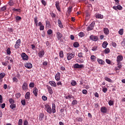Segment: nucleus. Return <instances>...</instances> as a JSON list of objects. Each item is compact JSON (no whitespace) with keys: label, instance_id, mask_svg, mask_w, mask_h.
<instances>
[{"label":"nucleus","instance_id":"obj_1","mask_svg":"<svg viewBox=\"0 0 125 125\" xmlns=\"http://www.w3.org/2000/svg\"><path fill=\"white\" fill-rule=\"evenodd\" d=\"M56 106L55 104H52V108L51 109V107L50 106L47 104L45 105V109L46 110L47 113L48 114H51L52 113H55L56 112V110L55 109Z\"/></svg>","mask_w":125,"mask_h":125},{"label":"nucleus","instance_id":"obj_2","mask_svg":"<svg viewBox=\"0 0 125 125\" xmlns=\"http://www.w3.org/2000/svg\"><path fill=\"white\" fill-rule=\"evenodd\" d=\"M95 25V21H93L89 25H88L86 28L87 31H92L94 28Z\"/></svg>","mask_w":125,"mask_h":125},{"label":"nucleus","instance_id":"obj_3","mask_svg":"<svg viewBox=\"0 0 125 125\" xmlns=\"http://www.w3.org/2000/svg\"><path fill=\"white\" fill-rule=\"evenodd\" d=\"M73 67L75 69H83L84 68L83 64H79V63H75L73 65Z\"/></svg>","mask_w":125,"mask_h":125},{"label":"nucleus","instance_id":"obj_4","mask_svg":"<svg viewBox=\"0 0 125 125\" xmlns=\"http://www.w3.org/2000/svg\"><path fill=\"white\" fill-rule=\"evenodd\" d=\"M67 60H68L69 61H70V60H71V59H72V58H74V57H75V53H68L67 54Z\"/></svg>","mask_w":125,"mask_h":125},{"label":"nucleus","instance_id":"obj_5","mask_svg":"<svg viewBox=\"0 0 125 125\" xmlns=\"http://www.w3.org/2000/svg\"><path fill=\"white\" fill-rule=\"evenodd\" d=\"M21 57L24 61H27L29 59V56L25 53H21Z\"/></svg>","mask_w":125,"mask_h":125},{"label":"nucleus","instance_id":"obj_6","mask_svg":"<svg viewBox=\"0 0 125 125\" xmlns=\"http://www.w3.org/2000/svg\"><path fill=\"white\" fill-rule=\"evenodd\" d=\"M20 44H21V40L18 39L15 44V48H16V49L19 48V47H20Z\"/></svg>","mask_w":125,"mask_h":125},{"label":"nucleus","instance_id":"obj_7","mask_svg":"<svg viewBox=\"0 0 125 125\" xmlns=\"http://www.w3.org/2000/svg\"><path fill=\"white\" fill-rule=\"evenodd\" d=\"M55 6L57 10L60 12H61V8L60 7V2H59V1H56L55 2Z\"/></svg>","mask_w":125,"mask_h":125},{"label":"nucleus","instance_id":"obj_8","mask_svg":"<svg viewBox=\"0 0 125 125\" xmlns=\"http://www.w3.org/2000/svg\"><path fill=\"white\" fill-rule=\"evenodd\" d=\"M89 39L91 41H93V42H97V41H98V37L94 35L90 36Z\"/></svg>","mask_w":125,"mask_h":125},{"label":"nucleus","instance_id":"obj_9","mask_svg":"<svg viewBox=\"0 0 125 125\" xmlns=\"http://www.w3.org/2000/svg\"><path fill=\"white\" fill-rule=\"evenodd\" d=\"M124 59V57L122 55H118L117 57V63H121V62L123 61Z\"/></svg>","mask_w":125,"mask_h":125},{"label":"nucleus","instance_id":"obj_10","mask_svg":"<svg viewBox=\"0 0 125 125\" xmlns=\"http://www.w3.org/2000/svg\"><path fill=\"white\" fill-rule=\"evenodd\" d=\"M25 68H27V69H32L33 67V65L30 62H27L24 65Z\"/></svg>","mask_w":125,"mask_h":125},{"label":"nucleus","instance_id":"obj_11","mask_svg":"<svg viewBox=\"0 0 125 125\" xmlns=\"http://www.w3.org/2000/svg\"><path fill=\"white\" fill-rule=\"evenodd\" d=\"M22 88L23 89V90H27V89H28V84L27 83L24 82L22 86Z\"/></svg>","mask_w":125,"mask_h":125},{"label":"nucleus","instance_id":"obj_12","mask_svg":"<svg viewBox=\"0 0 125 125\" xmlns=\"http://www.w3.org/2000/svg\"><path fill=\"white\" fill-rule=\"evenodd\" d=\"M60 78H61V75H60V73L58 72L55 77V79L58 82V81H60Z\"/></svg>","mask_w":125,"mask_h":125},{"label":"nucleus","instance_id":"obj_13","mask_svg":"<svg viewBox=\"0 0 125 125\" xmlns=\"http://www.w3.org/2000/svg\"><path fill=\"white\" fill-rule=\"evenodd\" d=\"M97 62L100 65H105V62L101 59H98Z\"/></svg>","mask_w":125,"mask_h":125},{"label":"nucleus","instance_id":"obj_14","mask_svg":"<svg viewBox=\"0 0 125 125\" xmlns=\"http://www.w3.org/2000/svg\"><path fill=\"white\" fill-rule=\"evenodd\" d=\"M38 89L37 87H35L33 89V93L34 94L35 96L36 97H37V96H38Z\"/></svg>","mask_w":125,"mask_h":125},{"label":"nucleus","instance_id":"obj_15","mask_svg":"<svg viewBox=\"0 0 125 125\" xmlns=\"http://www.w3.org/2000/svg\"><path fill=\"white\" fill-rule=\"evenodd\" d=\"M30 96H31V93L30 92H27L26 93L25 95V99H27L28 100H30Z\"/></svg>","mask_w":125,"mask_h":125},{"label":"nucleus","instance_id":"obj_16","mask_svg":"<svg viewBox=\"0 0 125 125\" xmlns=\"http://www.w3.org/2000/svg\"><path fill=\"white\" fill-rule=\"evenodd\" d=\"M38 54H39V56L40 58H42L43 55H44V51L42 50V51H39Z\"/></svg>","mask_w":125,"mask_h":125},{"label":"nucleus","instance_id":"obj_17","mask_svg":"<svg viewBox=\"0 0 125 125\" xmlns=\"http://www.w3.org/2000/svg\"><path fill=\"white\" fill-rule=\"evenodd\" d=\"M49 83L50 84V85H51V86H53V87H56L57 85L54 81H49Z\"/></svg>","mask_w":125,"mask_h":125},{"label":"nucleus","instance_id":"obj_18","mask_svg":"<svg viewBox=\"0 0 125 125\" xmlns=\"http://www.w3.org/2000/svg\"><path fill=\"white\" fill-rule=\"evenodd\" d=\"M47 88L48 91V92L50 93V94H52L53 93V92L52 91V88L50 86H49L48 85H47Z\"/></svg>","mask_w":125,"mask_h":125},{"label":"nucleus","instance_id":"obj_19","mask_svg":"<svg viewBox=\"0 0 125 125\" xmlns=\"http://www.w3.org/2000/svg\"><path fill=\"white\" fill-rule=\"evenodd\" d=\"M5 77V73H0V82L1 83L2 82V79L3 78Z\"/></svg>","mask_w":125,"mask_h":125},{"label":"nucleus","instance_id":"obj_20","mask_svg":"<svg viewBox=\"0 0 125 125\" xmlns=\"http://www.w3.org/2000/svg\"><path fill=\"white\" fill-rule=\"evenodd\" d=\"M108 43L107 42V41H104L103 42V44H102V47H103V48H106V47H107V46L108 45Z\"/></svg>","mask_w":125,"mask_h":125},{"label":"nucleus","instance_id":"obj_21","mask_svg":"<svg viewBox=\"0 0 125 125\" xmlns=\"http://www.w3.org/2000/svg\"><path fill=\"white\" fill-rule=\"evenodd\" d=\"M90 59L92 62H95V60H96V57L93 55H92L91 56Z\"/></svg>","mask_w":125,"mask_h":125},{"label":"nucleus","instance_id":"obj_22","mask_svg":"<svg viewBox=\"0 0 125 125\" xmlns=\"http://www.w3.org/2000/svg\"><path fill=\"white\" fill-rule=\"evenodd\" d=\"M96 18H98V19H103V15L100 14H98L96 15Z\"/></svg>","mask_w":125,"mask_h":125},{"label":"nucleus","instance_id":"obj_23","mask_svg":"<svg viewBox=\"0 0 125 125\" xmlns=\"http://www.w3.org/2000/svg\"><path fill=\"white\" fill-rule=\"evenodd\" d=\"M101 111L102 113H106V112H107V108L105 107H101Z\"/></svg>","mask_w":125,"mask_h":125},{"label":"nucleus","instance_id":"obj_24","mask_svg":"<svg viewBox=\"0 0 125 125\" xmlns=\"http://www.w3.org/2000/svg\"><path fill=\"white\" fill-rule=\"evenodd\" d=\"M58 23L60 28H63V24H62V22H61V20H58Z\"/></svg>","mask_w":125,"mask_h":125},{"label":"nucleus","instance_id":"obj_25","mask_svg":"<svg viewBox=\"0 0 125 125\" xmlns=\"http://www.w3.org/2000/svg\"><path fill=\"white\" fill-rule=\"evenodd\" d=\"M105 81H106L107 82H108L109 83H113V80H111V79L107 77H104Z\"/></svg>","mask_w":125,"mask_h":125},{"label":"nucleus","instance_id":"obj_26","mask_svg":"<svg viewBox=\"0 0 125 125\" xmlns=\"http://www.w3.org/2000/svg\"><path fill=\"white\" fill-rule=\"evenodd\" d=\"M78 104V101L77 100H73L71 103L72 106H75V105H77Z\"/></svg>","mask_w":125,"mask_h":125},{"label":"nucleus","instance_id":"obj_27","mask_svg":"<svg viewBox=\"0 0 125 125\" xmlns=\"http://www.w3.org/2000/svg\"><path fill=\"white\" fill-rule=\"evenodd\" d=\"M34 22L36 27H38V22H39V21L38 20V17L36 16L34 18Z\"/></svg>","mask_w":125,"mask_h":125},{"label":"nucleus","instance_id":"obj_28","mask_svg":"<svg viewBox=\"0 0 125 125\" xmlns=\"http://www.w3.org/2000/svg\"><path fill=\"white\" fill-rule=\"evenodd\" d=\"M65 99H72V98H74V97L72 95H68L64 97Z\"/></svg>","mask_w":125,"mask_h":125},{"label":"nucleus","instance_id":"obj_29","mask_svg":"<svg viewBox=\"0 0 125 125\" xmlns=\"http://www.w3.org/2000/svg\"><path fill=\"white\" fill-rule=\"evenodd\" d=\"M73 7L72 6L71 7H69L68 8H67V13H68V14H70V13H71V12H72V11L73 10Z\"/></svg>","mask_w":125,"mask_h":125},{"label":"nucleus","instance_id":"obj_30","mask_svg":"<svg viewBox=\"0 0 125 125\" xmlns=\"http://www.w3.org/2000/svg\"><path fill=\"white\" fill-rule=\"evenodd\" d=\"M9 102L10 104H14V103H15V101L13 99L10 98L9 100Z\"/></svg>","mask_w":125,"mask_h":125},{"label":"nucleus","instance_id":"obj_31","mask_svg":"<svg viewBox=\"0 0 125 125\" xmlns=\"http://www.w3.org/2000/svg\"><path fill=\"white\" fill-rule=\"evenodd\" d=\"M58 36V40H61V38H62V34L60 33V32L57 33Z\"/></svg>","mask_w":125,"mask_h":125},{"label":"nucleus","instance_id":"obj_32","mask_svg":"<svg viewBox=\"0 0 125 125\" xmlns=\"http://www.w3.org/2000/svg\"><path fill=\"white\" fill-rule=\"evenodd\" d=\"M10 107L11 108V109H12V110H13V109L16 108V104H12L10 105Z\"/></svg>","mask_w":125,"mask_h":125},{"label":"nucleus","instance_id":"obj_33","mask_svg":"<svg viewBox=\"0 0 125 125\" xmlns=\"http://www.w3.org/2000/svg\"><path fill=\"white\" fill-rule=\"evenodd\" d=\"M59 56L61 58H63L64 57V53L62 51H61L59 53Z\"/></svg>","mask_w":125,"mask_h":125},{"label":"nucleus","instance_id":"obj_34","mask_svg":"<svg viewBox=\"0 0 125 125\" xmlns=\"http://www.w3.org/2000/svg\"><path fill=\"white\" fill-rule=\"evenodd\" d=\"M73 46L76 48L79 47V46H80V44L78 42H75L73 44Z\"/></svg>","mask_w":125,"mask_h":125},{"label":"nucleus","instance_id":"obj_35","mask_svg":"<svg viewBox=\"0 0 125 125\" xmlns=\"http://www.w3.org/2000/svg\"><path fill=\"white\" fill-rule=\"evenodd\" d=\"M46 28H49L50 27V22L48 21H46Z\"/></svg>","mask_w":125,"mask_h":125},{"label":"nucleus","instance_id":"obj_36","mask_svg":"<svg viewBox=\"0 0 125 125\" xmlns=\"http://www.w3.org/2000/svg\"><path fill=\"white\" fill-rule=\"evenodd\" d=\"M108 104L109 106H113L114 105V101L110 100L108 101Z\"/></svg>","mask_w":125,"mask_h":125},{"label":"nucleus","instance_id":"obj_37","mask_svg":"<svg viewBox=\"0 0 125 125\" xmlns=\"http://www.w3.org/2000/svg\"><path fill=\"white\" fill-rule=\"evenodd\" d=\"M110 52V49H109V48H106L104 50V53L106 54H108V53H109Z\"/></svg>","mask_w":125,"mask_h":125},{"label":"nucleus","instance_id":"obj_38","mask_svg":"<svg viewBox=\"0 0 125 125\" xmlns=\"http://www.w3.org/2000/svg\"><path fill=\"white\" fill-rule=\"evenodd\" d=\"M18 125H23V120L21 119H19Z\"/></svg>","mask_w":125,"mask_h":125},{"label":"nucleus","instance_id":"obj_39","mask_svg":"<svg viewBox=\"0 0 125 125\" xmlns=\"http://www.w3.org/2000/svg\"><path fill=\"white\" fill-rule=\"evenodd\" d=\"M21 105H23V106H25L26 105V100H22L21 101Z\"/></svg>","mask_w":125,"mask_h":125},{"label":"nucleus","instance_id":"obj_40","mask_svg":"<svg viewBox=\"0 0 125 125\" xmlns=\"http://www.w3.org/2000/svg\"><path fill=\"white\" fill-rule=\"evenodd\" d=\"M42 118H43V114L42 113H40L39 116V120L42 121Z\"/></svg>","mask_w":125,"mask_h":125},{"label":"nucleus","instance_id":"obj_41","mask_svg":"<svg viewBox=\"0 0 125 125\" xmlns=\"http://www.w3.org/2000/svg\"><path fill=\"white\" fill-rule=\"evenodd\" d=\"M97 48H98V46L97 45L94 46L92 47V51H95V50H97Z\"/></svg>","mask_w":125,"mask_h":125},{"label":"nucleus","instance_id":"obj_42","mask_svg":"<svg viewBox=\"0 0 125 125\" xmlns=\"http://www.w3.org/2000/svg\"><path fill=\"white\" fill-rule=\"evenodd\" d=\"M71 84H72L73 86H75L77 84V82L73 80L71 82Z\"/></svg>","mask_w":125,"mask_h":125},{"label":"nucleus","instance_id":"obj_43","mask_svg":"<svg viewBox=\"0 0 125 125\" xmlns=\"http://www.w3.org/2000/svg\"><path fill=\"white\" fill-rule=\"evenodd\" d=\"M6 51H7V54L8 55H10V54H11V51H10V48H8L6 50Z\"/></svg>","mask_w":125,"mask_h":125},{"label":"nucleus","instance_id":"obj_44","mask_svg":"<svg viewBox=\"0 0 125 125\" xmlns=\"http://www.w3.org/2000/svg\"><path fill=\"white\" fill-rule=\"evenodd\" d=\"M29 87H35V83H29Z\"/></svg>","mask_w":125,"mask_h":125},{"label":"nucleus","instance_id":"obj_45","mask_svg":"<svg viewBox=\"0 0 125 125\" xmlns=\"http://www.w3.org/2000/svg\"><path fill=\"white\" fill-rule=\"evenodd\" d=\"M83 54L82 52L79 53L78 54V57H79L80 58H83Z\"/></svg>","mask_w":125,"mask_h":125},{"label":"nucleus","instance_id":"obj_46","mask_svg":"<svg viewBox=\"0 0 125 125\" xmlns=\"http://www.w3.org/2000/svg\"><path fill=\"white\" fill-rule=\"evenodd\" d=\"M79 37H81V38H83V37H84V33H83V32H81L79 34Z\"/></svg>","mask_w":125,"mask_h":125},{"label":"nucleus","instance_id":"obj_47","mask_svg":"<svg viewBox=\"0 0 125 125\" xmlns=\"http://www.w3.org/2000/svg\"><path fill=\"white\" fill-rule=\"evenodd\" d=\"M9 5H10V6H12L14 5V2H13V1L12 0H11L9 2Z\"/></svg>","mask_w":125,"mask_h":125},{"label":"nucleus","instance_id":"obj_48","mask_svg":"<svg viewBox=\"0 0 125 125\" xmlns=\"http://www.w3.org/2000/svg\"><path fill=\"white\" fill-rule=\"evenodd\" d=\"M21 96V94H20V93H18L16 94V98H20Z\"/></svg>","mask_w":125,"mask_h":125},{"label":"nucleus","instance_id":"obj_49","mask_svg":"<svg viewBox=\"0 0 125 125\" xmlns=\"http://www.w3.org/2000/svg\"><path fill=\"white\" fill-rule=\"evenodd\" d=\"M102 90L103 92H104V93H106V92H107V91H108V89H107V88L106 87H104L103 88Z\"/></svg>","mask_w":125,"mask_h":125},{"label":"nucleus","instance_id":"obj_50","mask_svg":"<svg viewBox=\"0 0 125 125\" xmlns=\"http://www.w3.org/2000/svg\"><path fill=\"white\" fill-rule=\"evenodd\" d=\"M117 6V9L119 10H123V7L120 5H118Z\"/></svg>","mask_w":125,"mask_h":125},{"label":"nucleus","instance_id":"obj_51","mask_svg":"<svg viewBox=\"0 0 125 125\" xmlns=\"http://www.w3.org/2000/svg\"><path fill=\"white\" fill-rule=\"evenodd\" d=\"M21 19H22V18H21L20 16H18L16 17V20L17 21H19V20H21Z\"/></svg>","mask_w":125,"mask_h":125},{"label":"nucleus","instance_id":"obj_52","mask_svg":"<svg viewBox=\"0 0 125 125\" xmlns=\"http://www.w3.org/2000/svg\"><path fill=\"white\" fill-rule=\"evenodd\" d=\"M41 2L42 4L44 5V6H45V5H46V2H45L44 0H42Z\"/></svg>","mask_w":125,"mask_h":125},{"label":"nucleus","instance_id":"obj_53","mask_svg":"<svg viewBox=\"0 0 125 125\" xmlns=\"http://www.w3.org/2000/svg\"><path fill=\"white\" fill-rule=\"evenodd\" d=\"M117 67H118L119 69L122 68V63L121 62H117Z\"/></svg>","mask_w":125,"mask_h":125},{"label":"nucleus","instance_id":"obj_54","mask_svg":"<svg viewBox=\"0 0 125 125\" xmlns=\"http://www.w3.org/2000/svg\"><path fill=\"white\" fill-rule=\"evenodd\" d=\"M121 44L123 46H125V38H124L123 40V41L122 42H121Z\"/></svg>","mask_w":125,"mask_h":125},{"label":"nucleus","instance_id":"obj_55","mask_svg":"<svg viewBox=\"0 0 125 125\" xmlns=\"http://www.w3.org/2000/svg\"><path fill=\"white\" fill-rule=\"evenodd\" d=\"M13 82H15L16 83H18V79L16 77L13 78Z\"/></svg>","mask_w":125,"mask_h":125},{"label":"nucleus","instance_id":"obj_56","mask_svg":"<svg viewBox=\"0 0 125 125\" xmlns=\"http://www.w3.org/2000/svg\"><path fill=\"white\" fill-rule=\"evenodd\" d=\"M42 99L44 101H46V100H47V97L45 96H43L42 97Z\"/></svg>","mask_w":125,"mask_h":125},{"label":"nucleus","instance_id":"obj_57","mask_svg":"<svg viewBox=\"0 0 125 125\" xmlns=\"http://www.w3.org/2000/svg\"><path fill=\"white\" fill-rule=\"evenodd\" d=\"M23 125H29V123L28 122V121L25 120L23 123Z\"/></svg>","mask_w":125,"mask_h":125},{"label":"nucleus","instance_id":"obj_58","mask_svg":"<svg viewBox=\"0 0 125 125\" xmlns=\"http://www.w3.org/2000/svg\"><path fill=\"white\" fill-rule=\"evenodd\" d=\"M1 10H2V11H5V10H6V7H5V6H3L1 8Z\"/></svg>","mask_w":125,"mask_h":125},{"label":"nucleus","instance_id":"obj_59","mask_svg":"<svg viewBox=\"0 0 125 125\" xmlns=\"http://www.w3.org/2000/svg\"><path fill=\"white\" fill-rule=\"evenodd\" d=\"M112 46H113V47H116L117 43L115 42H112Z\"/></svg>","mask_w":125,"mask_h":125},{"label":"nucleus","instance_id":"obj_60","mask_svg":"<svg viewBox=\"0 0 125 125\" xmlns=\"http://www.w3.org/2000/svg\"><path fill=\"white\" fill-rule=\"evenodd\" d=\"M82 92H83V94H87V90H86L85 89H83V90Z\"/></svg>","mask_w":125,"mask_h":125},{"label":"nucleus","instance_id":"obj_61","mask_svg":"<svg viewBox=\"0 0 125 125\" xmlns=\"http://www.w3.org/2000/svg\"><path fill=\"white\" fill-rule=\"evenodd\" d=\"M85 14H86V16L87 17H88V16H90V13H89V12H88V11H86V12H85Z\"/></svg>","mask_w":125,"mask_h":125},{"label":"nucleus","instance_id":"obj_62","mask_svg":"<svg viewBox=\"0 0 125 125\" xmlns=\"http://www.w3.org/2000/svg\"><path fill=\"white\" fill-rule=\"evenodd\" d=\"M84 62V61H83V60H78L77 61L78 63H83Z\"/></svg>","mask_w":125,"mask_h":125},{"label":"nucleus","instance_id":"obj_63","mask_svg":"<svg viewBox=\"0 0 125 125\" xmlns=\"http://www.w3.org/2000/svg\"><path fill=\"white\" fill-rule=\"evenodd\" d=\"M105 62L107 63V64H111V61H110V60L106 59Z\"/></svg>","mask_w":125,"mask_h":125},{"label":"nucleus","instance_id":"obj_64","mask_svg":"<svg viewBox=\"0 0 125 125\" xmlns=\"http://www.w3.org/2000/svg\"><path fill=\"white\" fill-rule=\"evenodd\" d=\"M13 11H17L18 12H19L20 11V9H16V8H14L13 9Z\"/></svg>","mask_w":125,"mask_h":125}]
</instances>
